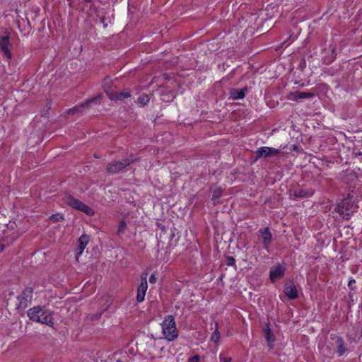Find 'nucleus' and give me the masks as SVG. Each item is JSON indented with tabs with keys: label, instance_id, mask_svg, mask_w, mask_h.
<instances>
[{
	"label": "nucleus",
	"instance_id": "obj_1",
	"mask_svg": "<svg viewBox=\"0 0 362 362\" xmlns=\"http://www.w3.org/2000/svg\"><path fill=\"white\" fill-rule=\"evenodd\" d=\"M28 316L30 320L40 322L50 327L54 325L51 313L40 306H36L29 309L28 310Z\"/></svg>",
	"mask_w": 362,
	"mask_h": 362
},
{
	"label": "nucleus",
	"instance_id": "obj_2",
	"mask_svg": "<svg viewBox=\"0 0 362 362\" xmlns=\"http://www.w3.org/2000/svg\"><path fill=\"white\" fill-rule=\"evenodd\" d=\"M161 325L163 334L167 340L172 341L178 337V331L173 316L168 315L165 317Z\"/></svg>",
	"mask_w": 362,
	"mask_h": 362
},
{
	"label": "nucleus",
	"instance_id": "obj_3",
	"mask_svg": "<svg viewBox=\"0 0 362 362\" xmlns=\"http://www.w3.org/2000/svg\"><path fill=\"white\" fill-rule=\"evenodd\" d=\"M137 160V158L133 155H130L129 157L124 158L121 160H112L107 163L106 170L110 174L118 173L130 164L136 162Z\"/></svg>",
	"mask_w": 362,
	"mask_h": 362
},
{
	"label": "nucleus",
	"instance_id": "obj_4",
	"mask_svg": "<svg viewBox=\"0 0 362 362\" xmlns=\"http://www.w3.org/2000/svg\"><path fill=\"white\" fill-rule=\"evenodd\" d=\"M354 201L351 198H344L339 204H338L334 211L338 212L344 218L349 219L351 214L354 211Z\"/></svg>",
	"mask_w": 362,
	"mask_h": 362
},
{
	"label": "nucleus",
	"instance_id": "obj_5",
	"mask_svg": "<svg viewBox=\"0 0 362 362\" xmlns=\"http://www.w3.org/2000/svg\"><path fill=\"white\" fill-rule=\"evenodd\" d=\"M66 202L71 208L83 211L88 216H91L95 214L92 208L71 195L67 197Z\"/></svg>",
	"mask_w": 362,
	"mask_h": 362
},
{
	"label": "nucleus",
	"instance_id": "obj_6",
	"mask_svg": "<svg viewBox=\"0 0 362 362\" xmlns=\"http://www.w3.org/2000/svg\"><path fill=\"white\" fill-rule=\"evenodd\" d=\"M33 289L32 287H25L21 293L17 296L18 303H17L18 309H25L31 303L33 299Z\"/></svg>",
	"mask_w": 362,
	"mask_h": 362
},
{
	"label": "nucleus",
	"instance_id": "obj_7",
	"mask_svg": "<svg viewBox=\"0 0 362 362\" xmlns=\"http://www.w3.org/2000/svg\"><path fill=\"white\" fill-rule=\"evenodd\" d=\"M100 99H101V95H98L97 96H95L90 100H88L85 103H83L79 105H76V106L74 107L73 108L69 109L67 112L69 115L82 113L83 112V109L85 107H90L91 104H93V103L100 104Z\"/></svg>",
	"mask_w": 362,
	"mask_h": 362
},
{
	"label": "nucleus",
	"instance_id": "obj_8",
	"mask_svg": "<svg viewBox=\"0 0 362 362\" xmlns=\"http://www.w3.org/2000/svg\"><path fill=\"white\" fill-rule=\"evenodd\" d=\"M147 273H143L141 276V284L137 288L136 300L139 303L144 301L148 288Z\"/></svg>",
	"mask_w": 362,
	"mask_h": 362
},
{
	"label": "nucleus",
	"instance_id": "obj_9",
	"mask_svg": "<svg viewBox=\"0 0 362 362\" xmlns=\"http://www.w3.org/2000/svg\"><path fill=\"white\" fill-rule=\"evenodd\" d=\"M280 151L275 148L263 146L260 147L255 152V160L264 157L267 158L279 154Z\"/></svg>",
	"mask_w": 362,
	"mask_h": 362
},
{
	"label": "nucleus",
	"instance_id": "obj_10",
	"mask_svg": "<svg viewBox=\"0 0 362 362\" xmlns=\"http://www.w3.org/2000/svg\"><path fill=\"white\" fill-rule=\"evenodd\" d=\"M284 293L291 300L296 299L298 297L297 288L294 283L291 281H287L286 282Z\"/></svg>",
	"mask_w": 362,
	"mask_h": 362
},
{
	"label": "nucleus",
	"instance_id": "obj_11",
	"mask_svg": "<svg viewBox=\"0 0 362 362\" xmlns=\"http://www.w3.org/2000/svg\"><path fill=\"white\" fill-rule=\"evenodd\" d=\"M9 46H11V44L9 42L8 35L0 37V49L4 53L5 57H6L8 59H11V53L9 49Z\"/></svg>",
	"mask_w": 362,
	"mask_h": 362
},
{
	"label": "nucleus",
	"instance_id": "obj_12",
	"mask_svg": "<svg viewBox=\"0 0 362 362\" xmlns=\"http://www.w3.org/2000/svg\"><path fill=\"white\" fill-rule=\"evenodd\" d=\"M285 273V268L279 264L276 267H274L271 269L269 272V278L272 282H274L276 280L282 278Z\"/></svg>",
	"mask_w": 362,
	"mask_h": 362
},
{
	"label": "nucleus",
	"instance_id": "obj_13",
	"mask_svg": "<svg viewBox=\"0 0 362 362\" xmlns=\"http://www.w3.org/2000/svg\"><path fill=\"white\" fill-rule=\"evenodd\" d=\"M109 98L112 100H122L125 98L130 97L131 93L128 90H124L118 93H114L112 90L106 91Z\"/></svg>",
	"mask_w": 362,
	"mask_h": 362
},
{
	"label": "nucleus",
	"instance_id": "obj_14",
	"mask_svg": "<svg viewBox=\"0 0 362 362\" xmlns=\"http://www.w3.org/2000/svg\"><path fill=\"white\" fill-rule=\"evenodd\" d=\"M89 242V236L87 235H82L78 240L77 249L78 252L76 255V259L78 260L80 255L83 253L85 247Z\"/></svg>",
	"mask_w": 362,
	"mask_h": 362
},
{
	"label": "nucleus",
	"instance_id": "obj_15",
	"mask_svg": "<svg viewBox=\"0 0 362 362\" xmlns=\"http://www.w3.org/2000/svg\"><path fill=\"white\" fill-rule=\"evenodd\" d=\"M332 340H334V344L337 348V351L339 356H341L346 351L344 347V341L341 337L335 336L332 337Z\"/></svg>",
	"mask_w": 362,
	"mask_h": 362
},
{
	"label": "nucleus",
	"instance_id": "obj_16",
	"mask_svg": "<svg viewBox=\"0 0 362 362\" xmlns=\"http://www.w3.org/2000/svg\"><path fill=\"white\" fill-rule=\"evenodd\" d=\"M259 233L262 238L263 244L265 247H267L272 242V235L269 228H264L259 230Z\"/></svg>",
	"mask_w": 362,
	"mask_h": 362
},
{
	"label": "nucleus",
	"instance_id": "obj_17",
	"mask_svg": "<svg viewBox=\"0 0 362 362\" xmlns=\"http://www.w3.org/2000/svg\"><path fill=\"white\" fill-rule=\"evenodd\" d=\"M211 191L212 192L213 204L216 205L218 203V199L221 197L223 190L221 187L214 185L211 187Z\"/></svg>",
	"mask_w": 362,
	"mask_h": 362
},
{
	"label": "nucleus",
	"instance_id": "obj_18",
	"mask_svg": "<svg viewBox=\"0 0 362 362\" xmlns=\"http://www.w3.org/2000/svg\"><path fill=\"white\" fill-rule=\"evenodd\" d=\"M291 95L293 97L292 98L293 100L305 99V98H313L315 96V93L296 91V92L291 93Z\"/></svg>",
	"mask_w": 362,
	"mask_h": 362
},
{
	"label": "nucleus",
	"instance_id": "obj_19",
	"mask_svg": "<svg viewBox=\"0 0 362 362\" xmlns=\"http://www.w3.org/2000/svg\"><path fill=\"white\" fill-rule=\"evenodd\" d=\"M313 192L312 191H307L305 189H298L296 190L293 194H291V196L293 197V199L296 200L298 198H305L312 196Z\"/></svg>",
	"mask_w": 362,
	"mask_h": 362
},
{
	"label": "nucleus",
	"instance_id": "obj_20",
	"mask_svg": "<svg viewBox=\"0 0 362 362\" xmlns=\"http://www.w3.org/2000/svg\"><path fill=\"white\" fill-rule=\"evenodd\" d=\"M247 91V88L242 89H232L230 91V96L234 100L243 99Z\"/></svg>",
	"mask_w": 362,
	"mask_h": 362
},
{
	"label": "nucleus",
	"instance_id": "obj_21",
	"mask_svg": "<svg viewBox=\"0 0 362 362\" xmlns=\"http://www.w3.org/2000/svg\"><path fill=\"white\" fill-rule=\"evenodd\" d=\"M265 337L269 346L272 348L273 346L272 344L274 341V337L269 327L265 329Z\"/></svg>",
	"mask_w": 362,
	"mask_h": 362
},
{
	"label": "nucleus",
	"instance_id": "obj_22",
	"mask_svg": "<svg viewBox=\"0 0 362 362\" xmlns=\"http://www.w3.org/2000/svg\"><path fill=\"white\" fill-rule=\"evenodd\" d=\"M214 331L212 333L211 341H214V343H217L220 339V332L218 331V323L217 322H215L214 324Z\"/></svg>",
	"mask_w": 362,
	"mask_h": 362
},
{
	"label": "nucleus",
	"instance_id": "obj_23",
	"mask_svg": "<svg viewBox=\"0 0 362 362\" xmlns=\"http://www.w3.org/2000/svg\"><path fill=\"white\" fill-rule=\"evenodd\" d=\"M150 100V98L147 94H142L138 98V103L141 105H146Z\"/></svg>",
	"mask_w": 362,
	"mask_h": 362
},
{
	"label": "nucleus",
	"instance_id": "obj_24",
	"mask_svg": "<svg viewBox=\"0 0 362 362\" xmlns=\"http://www.w3.org/2000/svg\"><path fill=\"white\" fill-rule=\"evenodd\" d=\"M126 227H127L126 222L124 221H121L119 222L118 229L117 230V235H121L122 234H123L126 230Z\"/></svg>",
	"mask_w": 362,
	"mask_h": 362
},
{
	"label": "nucleus",
	"instance_id": "obj_25",
	"mask_svg": "<svg viewBox=\"0 0 362 362\" xmlns=\"http://www.w3.org/2000/svg\"><path fill=\"white\" fill-rule=\"evenodd\" d=\"M49 219L54 222V223H57L58 221H62L64 219V215L63 214H52V216H49Z\"/></svg>",
	"mask_w": 362,
	"mask_h": 362
},
{
	"label": "nucleus",
	"instance_id": "obj_26",
	"mask_svg": "<svg viewBox=\"0 0 362 362\" xmlns=\"http://www.w3.org/2000/svg\"><path fill=\"white\" fill-rule=\"evenodd\" d=\"M108 308H109V305H107V306H105V307L103 308H102V310H101L99 313H98V314H95V315H93L92 316L93 319V320H98V319H99V318L101 317V315H102V314L103 313V312H105V310H107L108 309Z\"/></svg>",
	"mask_w": 362,
	"mask_h": 362
},
{
	"label": "nucleus",
	"instance_id": "obj_27",
	"mask_svg": "<svg viewBox=\"0 0 362 362\" xmlns=\"http://www.w3.org/2000/svg\"><path fill=\"white\" fill-rule=\"evenodd\" d=\"M226 264L228 266H232L235 264V259L233 257L228 256L226 259Z\"/></svg>",
	"mask_w": 362,
	"mask_h": 362
},
{
	"label": "nucleus",
	"instance_id": "obj_28",
	"mask_svg": "<svg viewBox=\"0 0 362 362\" xmlns=\"http://www.w3.org/2000/svg\"><path fill=\"white\" fill-rule=\"evenodd\" d=\"M200 360V357L198 355H195L192 357H190L188 360V362H199Z\"/></svg>",
	"mask_w": 362,
	"mask_h": 362
},
{
	"label": "nucleus",
	"instance_id": "obj_29",
	"mask_svg": "<svg viewBox=\"0 0 362 362\" xmlns=\"http://www.w3.org/2000/svg\"><path fill=\"white\" fill-rule=\"evenodd\" d=\"M356 283V281L354 279H351L349 281L348 286L351 290H354L355 286L354 284Z\"/></svg>",
	"mask_w": 362,
	"mask_h": 362
},
{
	"label": "nucleus",
	"instance_id": "obj_30",
	"mask_svg": "<svg viewBox=\"0 0 362 362\" xmlns=\"http://www.w3.org/2000/svg\"><path fill=\"white\" fill-rule=\"evenodd\" d=\"M220 361L221 362H231L232 358L230 357H223L222 355H220Z\"/></svg>",
	"mask_w": 362,
	"mask_h": 362
},
{
	"label": "nucleus",
	"instance_id": "obj_31",
	"mask_svg": "<svg viewBox=\"0 0 362 362\" xmlns=\"http://www.w3.org/2000/svg\"><path fill=\"white\" fill-rule=\"evenodd\" d=\"M157 281V278L156 277L155 274H151L149 278V282L151 284H156Z\"/></svg>",
	"mask_w": 362,
	"mask_h": 362
},
{
	"label": "nucleus",
	"instance_id": "obj_32",
	"mask_svg": "<svg viewBox=\"0 0 362 362\" xmlns=\"http://www.w3.org/2000/svg\"><path fill=\"white\" fill-rule=\"evenodd\" d=\"M354 154L355 155L356 157L358 158L362 156V152L360 151L359 150H354Z\"/></svg>",
	"mask_w": 362,
	"mask_h": 362
},
{
	"label": "nucleus",
	"instance_id": "obj_33",
	"mask_svg": "<svg viewBox=\"0 0 362 362\" xmlns=\"http://www.w3.org/2000/svg\"><path fill=\"white\" fill-rule=\"evenodd\" d=\"M6 245L4 243H0V253L5 249Z\"/></svg>",
	"mask_w": 362,
	"mask_h": 362
},
{
	"label": "nucleus",
	"instance_id": "obj_34",
	"mask_svg": "<svg viewBox=\"0 0 362 362\" xmlns=\"http://www.w3.org/2000/svg\"><path fill=\"white\" fill-rule=\"evenodd\" d=\"M100 23L103 24L105 28L107 27V24L105 23V18L103 17L100 18Z\"/></svg>",
	"mask_w": 362,
	"mask_h": 362
},
{
	"label": "nucleus",
	"instance_id": "obj_35",
	"mask_svg": "<svg viewBox=\"0 0 362 362\" xmlns=\"http://www.w3.org/2000/svg\"><path fill=\"white\" fill-rule=\"evenodd\" d=\"M15 226H16L15 223H10V227L11 228H13Z\"/></svg>",
	"mask_w": 362,
	"mask_h": 362
},
{
	"label": "nucleus",
	"instance_id": "obj_36",
	"mask_svg": "<svg viewBox=\"0 0 362 362\" xmlns=\"http://www.w3.org/2000/svg\"><path fill=\"white\" fill-rule=\"evenodd\" d=\"M159 227L161 228V230H162L163 231H164V232H165V227L164 226H160V225H159Z\"/></svg>",
	"mask_w": 362,
	"mask_h": 362
},
{
	"label": "nucleus",
	"instance_id": "obj_37",
	"mask_svg": "<svg viewBox=\"0 0 362 362\" xmlns=\"http://www.w3.org/2000/svg\"><path fill=\"white\" fill-rule=\"evenodd\" d=\"M297 148V146H293V149L296 150Z\"/></svg>",
	"mask_w": 362,
	"mask_h": 362
}]
</instances>
